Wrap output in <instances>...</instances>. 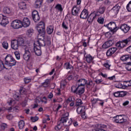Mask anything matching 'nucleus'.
<instances>
[{
  "label": "nucleus",
  "instance_id": "5fc2aeb1",
  "mask_svg": "<svg viewBox=\"0 0 131 131\" xmlns=\"http://www.w3.org/2000/svg\"><path fill=\"white\" fill-rule=\"evenodd\" d=\"M98 101H99V99L93 98L91 101V103L93 105H95V104L97 103Z\"/></svg>",
  "mask_w": 131,
  "mask_h": 131
},
{
  "label": "nucleus",
  "instance_id": "f3484780",
  "mask_svg": "<svg viewBox=\"0 0 131 131\" xmlns=\"http://www.w3.org/2000/svg\"><path fill=\"white\" fill-rule=\"evenodd\" d=\"M80 13V8L77 6H74L72 9V14L73 16H78Z\"/></svg>",
  "mask_w": 131,
  "mask_h": 131
},
{
  "label": "nucleus",
  "instance_id": "052dcab7",
  "mask_svg": "<svg viewBox=\"0 0 131 131\" xmlns=\"http://www.w3.org/2000/svg\"><path fill=\"white\" fill-rule=\"evenodd\" d=\"M116 47H117V48H118V49H119L120 50L121 48V45H120V41L119 42H117L116 43Z\"/></svg>",
  "mask_w": 131,
  "mask_h": 131
},
{
  "label": "nucleus",
  "instance_id": "ea45409f",
  "mask_svg": "<svg viewBox=\"0 0 131 131\" xmlns=\"http://www.w3.org/2000/svg\"><path fill=\"white\" fill-rule=\"evenodd\" d=\"M64 67H66V69H72L73 68V67L70 63H66L64 64Z\"/></svg>",
  "mask_w": 131,
  "mask_h": 131
},
{
  "label": "nucleus",
  "instance_id": "1a4fd4ad",
  "mask_svg": "<svg viewBox=\"0 0 131 131\" xmlns=\"http://www.w3.org/2000/svg\"><path fill=\"white\" fill-rule=\"evenodd\" d=\"M16 41L19 46H24V45H29L30 43L29 41H26L25 39L22 37H19Z\"/></svg>",
  "mask_w": 131,
  "mask_h": 131
},
{
  "label": "nucleus",
  "instance_id": "37998d69",
  "mask_svg": "<svg viewBox=\"0 0 131 131\" xmlns=\"http://www.w3.org/2000/svg\"><path fill=\"white\" fill-rule=\"evenodd\" d=\"M72 123V120H69V119H68L67 122H66L64 125L65 126H70Z\"/></svg>",
  "mask_w": 131,
  "mask_h": 131
},
{
  "label": "nucleus",
  "instance_id": "7c9ffc66",
  "mask_svg": "<svg viewBox=\"0 0 131 131\" xmlns=\"http://www.w3.org/2000/svg\"><path fill=\"white\" fill-rule=\"evenodd\" d=\"M105 11H106V7L101 6L98 9L97 12L99 13V14H104V13H105Z\"/></svg>",
  "mask_w": 131,
  "mask_h": 131
},
{
  "label": "nucleus",
  "instance_id": "0e129e2a",
  "mask_svg": "<svg viewBox=\"0 0 131 131\" xmlns=\"http://www.w3.org/2000/svg\"><path fill=\"white\" fill-rule=\"evenodd\" d=\"M13 98L16 101H19V96L17 95L16 94H15V95H13Z\"/></svg>",
  "mask_w": 131,
  "mask_h": 131
},
{
  "label": "nucleus",
  "instance_id": "de8ad7c7",
  "mask_svg": "<svg viewBox=\"0 0 131 131\" xmlns=\"http://www.w3.org/2000/svg\"><path fill=\"white\" fill-rule=\"evenodd\" d=\"M125 68L128 71H131V62H128V63L125 66Z\"/></svg>",
  "mask_w": 131,
  "mask_h": 131
},
{
  "label": "nucleus",
  "instance_id": "338daca9",
  "mask_svg": "<svg viewBox=\"0 0 131 131\" xmlns=\"http://www.w3.org/2000/svg\"><path fill=\"white\" fill-rule=\"evenodd\" d=\"M27 105V100H25L23 103H22V106L23 107H25Z\"/></svg>",
  "mask_w": 131,
  "mask_h": 131
},
{
  "label": "nucleus",
  "instance_id": "f8f14e48",
  "mask_svg": "<svg viewBox=\"0 0 131 131\" xmlns=\"http://www.w3.org/2000/svg\"><path fill=\"white\" fill-rule=\"evenodd\" d=\"M113 43H114V41L113 40H110L104 43L102 46V48L104 49H108V48L112 47Z\"/></svg>",
  "mask_w": 131,
  "mask_h": 131
},
{
  "label": "nucleus",
  "instance_id": "3c124183",
  "mask_svg": "<svg viewBox=\"0 0 131 131\" xmlns=\"http://www.w3.org/2000/svg\"><path fill=\"white\" fill-rule=\"evenodd\" d=\"M56 9L58 10V11H63V9L62 8V5L61 4H57L56 7Z\"/></svg>",
  "mask_w": 131,
  "mask_h": 131
},
{
  "label": "nucleus",
  "instance_id": "49530a36",
  "mask_svg": "<svg viewBox=\"0 0 131 131\" xmlns=\"http://www.w3.org/2000/svg\"><path fill=\"white\" fill-rule=\"evenodd\" d=\"M126 9L128 11V12H131V1L127 5Z\"/></svg>",
  "mask_w": 131,
  "mask_h": 131
},
{
  "label": "nucleus",
  "instance_id": "e2e57ef3",
  "mask_svg": "<svg viewBox=\"0 0 131 131\" xmlns=\"http://www.w3.org/2000/svg\"><path fill=\"white\" fill-rule=\"evenodd\" d=\"M124 82H126V83H128L126 85V86H131V80L129 81H124Z\"/></svg>",
  "mask_w": 131,
  "mask_h": 131
},
{
  "label": "nucleus",
  "instance_id": "412c9836",
  "mask_svg": "<svg viewBox=\"0 0 131 131\" xmlns=\"http://www.w3.org/2000/svg\"><path fill=\"white\" fill-rule=\"evenodd\" d=\"M120 41L121 49H122L126 47L127 45L129 42V41H130V39L127 38Z\"/></svg>",
  "mask_w": 131,
  "mask_h": 131
},
{
  "label": "nucleus",
  "instance_id": "bf43d9fd",
  "mask_svg": "<svg viewBox=\"0 0 131 131\" xmlns=\"http://www.w3.org/2000/svg\"><path fill=\"white\" fill-rule=\"evenodd\" d=\"M92 131H106V130L100 128H97L92 129Z\"/></svg>",
  "mask_w": 131,
  "mask_h": 131
},
{
  "label": "nucleus",
  "instance_id": "0eeeda50",
  "mask_svg": "<svg viewBox=\"0 0 131 131\" xmlns=\"http://www.w3.org/2000/svg\"><path fill=\"white\" fill-rule=\"evenodd\" d=\"M0 24L3 26H6V25L9 24L8 17L4 15L3 14H0Z\"/></svg>",
  "mask_w": 131,
  "mask_h": 131
},
{
  "label": "nucleus",
  "instance_id": "c85d7f7f",
  "mask_svg": "<svg viewBox=\"0 0 131 131\" xmlns=\"http://www.w3.org/2000/svg\"><path fill=\"white\" fill-rule=\"evenodd\" d=\"M16 63L17 61L15 60V58H13L12 60L8 62L6 65H8L9 67H13V66H16Z\"/></svg>",
  "mask_w": 131,
  "mask_h": 131
},
{
  "label": "nucleus",
  "instance_id": "393cba45",
  "mask_svg": "<svg viewBox=\"0 0 131 131\" xmlns=\"http://www.w3.org/2000/svg\"><path fill=\"white\" fill-rule=\"evenodd\" d=\"M120 59L123 61H129V60H131V56L130 55H123L120 57Z\"/></svg>",
  "mask_w": 131,
  "mask_h": 131
},
{
  "label": "nucleus",
  "instance_id": "423d86ee",
  "mask_svg": "<svg viewBox=\"0 0 131 131\" xmlns=\"http://www.w3.org/2000/svg\"><path fill=\"white\" fill-rule=\"evenodd\" d=\"M114 122L116 123H124L126 122V119H125L122 115H118L114 117Z\"/></svg>",
  "mask_w": 131,
  "mask_h": 131
},
{
  "label": "nucleus",
  "instance_id": "864d4df0",
  "mask_svg": "<svg viewBox=\"0 0 131 131\" xmlns=\"http://www.w3.org/2000/svg\"><path fill=\"white\" fill-rule=\"evenodd\" d=\"M103 65H104V67L107 68V69H110V68L111 66V64L110 63H109V62H105V63H104Z\"/></svg>",
  "mask_w": 131,
  "mask_h": 131
},
{
  "label": "nucleus",
  "instance_id": "4be33fe9",
  "mask_svg": "<svg viewBox=\"0 0 131 131\" xmlns=\"http://www.w3.org/2000/svg\"><path fill=\"white\" fill-rule=\"evenodd\" d=\"M11 48L13 49V50H18L19 48V44L18 43V42L17 41V40H13L11 41Z\"/></svg>",
  "mask_w": 131,
  "mask_h": 131
},
{
  "label": "nucleus",
  "instance_id": "69168bd1",
  "mask_svg": "<svg viewBox=\"0 0 131 131\" xmlns=\"http://www.w3.org/2000/svg\"><path fill=\"white\" fill-rule=\"evenodd\" d=\"M129 104V101H126L123 103V106H127Z\"/></svg>",
  "mask_w": 131,
  "mask_h": 131
},
{
  "label": "nucleus",
  "instance_id": "aec40b11",
  "mask_svg": "<svg viewBox=\"0 0 131 131\" xmlns=\"http://www.w3.org/2000/svg\"><path fill=\"white\" fill-rule=\"evenodd\" d=\"M120 6L118 4H116L115 6L113 7L111 11L115 15H117L119 12V10H120Z\"/></svg>",
  "mask_w": 131,
  "mask_h": 131
},
{
  "label": "nucleus",
  "instance_id": "ddd939ff",
  "mask_svg": "<svg viewBox=\"0 0 131 131\" xmlns=\"http://www.w3.org/2000/svg\"><path fill=\"white\" fill-rule=\"evenodd\" d=\"M113 43H114V41L113 40H110L104 43L102 46V48L104 49H108V48L112 47Z\"/></svg>",
  "mask_w": 131,
  "mask_h": 131
},
{
  "label": "nucleus",
  "instance_id": "79ce46f5",
  "mask_svg": "<svg viewBox=\"0 0 131 131\" xmlns=\"http://www.w3.org/2000/svg\"><path fill=\"white\" fill-rule=\"evenodd\" d=\"M99 128H101L103 129V128H108L109 127V126L108 125H105L103 124H100L99 125Z\"/></svg>",
  "mask_w": 131,
  "mask_h": 131
},
{
  "label": "nucleus",
  "instance_id": "20e7f679",
  "mask_svg": "<svg viewBox=\"0 0 131 131\" xmlns=\"http://www.w3.org/2000/svg\"><path fill=\"white\" fill-rule=\"evenodd\" d=\"M78 114H80L83 118V119H85L86 117L85 116V107L84 106H79L76 110Z\"/></svg>",
  "mask_w": 131,
  "mask_h": 131
},
{
  "label": "nucleus",
  "instance_id": "f704fd0d",
  "mask_svg": "<svg viewBox=\"0 0 131 131\" xmlns=\"http://www.w3.org/2000/svg\"><path fill=\"white\" fill-rule=\"evenodd\" d=\"M50 85V80L47 79L46 81L42 83V86H43V88H48Z\"/></svg>",
  "mask_w": 131,
  "mask_h": 131
},
{
  "label": "nucleus",
  "instance_id": "c9c22d12",
  "mask_svg": "<svg viewBox=\"0 0 131 131\" xmlns=\"http://www.w3.org/2000/svg\"><path fill=\"white\" fill-rule=\"evenodd\" d=\"M78 89V86H76V85H73L71 88L72 93H74V94H76L77 92Z\"/></svg>",
  "mask_w": 131,
  "mask_h": 131
},
{
  "label": "nucleus",
  "instance_id": "774afa93",
  "mask_svg": "<svg viewBox=\"0 0 131 131\" xmlns=\"http://www.w3.org/2000/svg\"><path fill=\"white\" fill-rule=\"evenodd\" d=\"M70 102H72V97H70L67 100V103H70Z\"/></svg>",
  "mask_w": 131,
  "mask_h": 131
},
{
  "label": "nucleus",
  "instance_id": "c756f323",
  "mask_svg": "<svg viewBox=\"0 0 131 131\" xmlns=\"http://www.w3.org/2000/svg\"><path fill=\"white\" fill-rule=\"evenodd\" d=\"M14 58V57H13V56L10 55V54H8L5 58V64H7L8 63V62H9L10 61H12V60Z\"/></svg>",
  "mask_w": 131,
  "mask_h": 131
},
{
  "label": "nucleus",
  "instance_id": "8fccbe9b",
  "mask_svg": "<svg viewBox=\"0 0 131 131\" xmlns=\"http://www.w3.org/2000/svg\"><path fill=\"white\" fill-rule=\"evenodd\" d=\"M14 55L17 60H20V53L18 51H15L14 52Z\"/></svg>",
  "mask_w": 131,
  "mask_h": 131
},
{
  "label": "nucleus",
  "instance_id": "bb28decb",
  "mask_svg": "<svg viewBox=\"0 0 131 131\" xmlns=\"http://www.w3.org/2000/svg\"><path fill=\"white\" fill-rule=\"evenodd\" d=\"M77 82L80 83V84H78V85L84 86V85L86 84V80H85V79H80L77 80Z\"/></svg>",
  "mask_w": 131,
  "mask_h": 131
},
{
  "label": "nucleus",
  "instance_id": "603ef678",
  "mask_svg": "<svg viewBox=\"0 0 131 131\" xmlns=\"http://www.w3.org/2000/svg\"><path fill=\"white\" fill-rule=\"evenodd\" d=\"M31 120H32V121L33 122H35L38 120V117H31Z\"/></svg>",
  "mask_w": 131,
  "mask_h": 131
},
{
  "label": "nucleus",
  "instance_id": "58836bf2",
  "mask_svg": "<svg viewBox=\"0 0 131 131\" xmlns=\"http://www.w3.org/2000/svg\"><path fill=\"white\" fill-rule=\"evenodd\" d=\"M82 101H81V99H78L76 100V107H78V106H80V105H82Z\"/></svg>",
  "mask_w": 131,
  "mask_h": 131
},
{
  "label": "nucleus",
  "instance_id": "5701e85b",
  "mask_svg": "<svg viewBox=\"0 0 131 131\" xmlns=\"http://www.w3.org/2000/svg\"><path fill=\"white\" fill-rule=\"evenodd\" d=\"M84 93V86L78 85V89L76 95H82Z\"/></svg>",
  "mask_w": 131,
  "mask_h": 131
},
{
  "label": "nucleus",
  "instance_id": "f257e3e1",
  "mask_svg": "<svg viewBox=\"0 0 131 131\" xmlns=\"http://www.w3.org/2000/svg\"><path fill=\"white\" fill-rule=\"evenodd\" d=\"M45 23L40 21L36 26L37 30L39 32L38 34V40L34 43L33 50L36 56L41 55V47L46 46V41L43 40L45 34H46V29H45Z\"/></svg>",
  "mask_w": 131,
  "mask_h": 131
},
{
  "label": "nucleus",
  "instance_id": "4d7b16f0",
  "mask_svg": "<svg viewBox=\"0 0 131 131\" xmlns=\"http://www.w3.org/2000/svg\"><path fill=\"white\" fill-rule=\"evenodd\" d=\"M95 82L97 84H100L101 82H103V80L102 79H97L95 80Z\"/></svg>",
  "mask_w": 131,
  "mask_h": 131
},
{
  "label": "nucleus",
  "instance_id": "2eb2a0df",
  "mask_svg": "<svg viewBox=\"0 0 131 131\" xmlns=\"http://www.w3.org/2000/svg\"><path fill=\"white\" fill-rule=\"evenodd\" d=\"M97 17V14L94 12L93 13H91L88 16V21L89 24H92L93 23V21L95 20V18Z\"/></svg>",
  "mask_w": 131,
  "mask_h": 131
},
{
  "label": "nucleus",
  "instance_id": "4c0bfd02",
  "mask_svg": "<svg viewBox=\"0 0 131 131\" xmlns=\"http://www.w3.org/2000/svg\"><path fill=\"white\" fill-rule=\"evenodd\" d=\"M2 46L4 48V49H5V50H8V49L9 48V44L8 43V42L4 41L2 43Z\"/></svg>",
  "mask_w": 131,
  "mask_h": 131
},
{
  "label": "nucleus",
  "instance_id": "9b49d317",
  "mask_svg": "<svg viewBox=\"0 0 131 131\" xmlns=\"http://www.w3.org/2000/svg\"><path fill=\"white\" fill-rule=\"evenodd\" d=\"M116 51H117V48L116 47H113L110 48L106 52V55L107 57H110L115 54L116 53Z\"/></svg>",
  "mask_w": 131,
  "mask_h": 131
},
{
  "label": "nucleus",
  "instance_id": "a211bd4d",
  "mask_svg": "<svg viewBox=\"0 0 131 131\" xmlns=\"http://www.w3.org/2000/svg\"><path fill=\"white\" fill-rule=\"evenodd\" d=\"M84 57L85 61H86L88 63L94 62V59H95V57L91 55V54H84Z\"/></svg>",
  "mask_w": 131,
  "mask_h": 131
},
{
  "label": "nucleus",
  "instance_id": "cd10ccee",
  "mask_svg": "<svg viewBox=\"0 0 131 131\" xmlns=\"http://www.w3.org/2000/svg\"><path fill=\"white\" fill-rule=\"evenodd\" d=\"M3 12L5 14H11L13 12V9L10 7H6L4 8Z\"/></svg>",
  "mask_w": 131,
  "mask_h": 131
},
{
  "label": "nucleus",
  "instance_id": "9d476101",
  "mask_svg": "<svg viewBox=\"0 0 131 131\" xmlns=\"http://www.w3.org/2000/svg\"><path fill=\"white\" fill-rule=\"evenodd\" d=\"M32 17L34 22H37L40 19V17L38 14V12L36 10H34L32 13Z\"/></svg>",
  "mask_w": 131,
  "mask_h": 131
},
{
  "label": "nucleus",
  "instance_id": "4468645a",
  "mask_svg": "<svg viewBox=\"0 0 131 131\" xmlns=\"http://www.w3.org/2000/svg\"><path fill=\"white\" fill-rule=\"evenodd\" d=\"M126 95H127V92L126 91H118L114 93V96L116 98H118V97H125Z\"/></svg>",
  "mask_w": 131,
  "mask_h": 131
},
{
  "label": "nucleus",
  "instance_id": "f03ea898",
  "mask_svg": "<svg viewBox=\"0 0 131 131\" xmlns=\"http://www.w3.org/2000/svg\"><path fill=\"white\" fill-rule=\"evenodd\" d=\"M69 116V113L66 112L61 119L58 121L57 125L55 126L56 130H59L62 128L63 125H64L67 121L68 120V117Z\"/></svg>",
  "mask_w": 131,
  "mask_h": 131
},
{
  "label": "nucleus",
  "instance_id": "6e6552de",
  "mask_svg": "<svg viewBox=\"0 0 131 131\" xmlns=\"http://www.w3.org/2000/svg\"><path fill=\"white\" fill-rule=\"evenodd\" d=\"M20 24L21 27L23 26L25 28H27L30 25V19L28 17H24L23 20L21 21Z\"/></svg>",
  "mask_w": 131,
  "mask_h": 131
},
{
  "label": "nucleus",
  "instance_id": "a18cd8bd",
  "mask_svg": "<svg viewBox=\"0 0 131 131\" xmlns=\"http://www.w3.org/2000/svg\"><path fill=\"white\" fill-rule=\"evenodd\" d=\"M104 19L102 17H99L97 19V22H98V23H99V24H103L104 23Z\"/></svg>",
  "mask_w": 131,
  "mask_h": 131
},
{
  "label": "nucleus",
  "instance_id": "13d9d810",
  "mask_svg": "<svg viewBox=\"0 0 131 131\" xmlns=\"http://www.w3.org/2000/svg\"><path fill=\"white\" fill-rule=\"evenodd\" d=\"M40 101L42 102V103H45V104H46L47 97H43L42 99H40Z\"/></svg>",
  "mask_w": 131,
  "mask_h": 131
},
{
  "label": "nucleus",
  "instance_id": "c03bdc74",
  "mask_svg": "<svg viewBox=\"0 0 131 131\" xmlns=\"http://www.w3.org/2000/svg\"><path fill=\"white\" fill-rule=\"evenodd\" d=\"M42 4L41 2L36 1L35 3V8H40V5Z\"/></svg>",
  "mask_w": 131,
  "mask_h": 131
},
{
  "label": "nucleus",
  "instance_id": "2f4dec72",
  "mask_svg": "<svg viewBox=\"0 0 131 131\" xmlns=\"http://www.w3.org/2000/svg\"><path fill=\"white\" fill-rule=\"evenodd\" d=\"M34 30L32 29H29L27 31V35L29 36V37H31L32 36V34H33Z\"/></svg>",
  "mask_w": 131,
  "mask_h": 131
},
{
  "label": "nucleus",
  "instance_id": "6ab92c4d",
  "mask_svg": "<svg viewBox=\"0 0 131 131\" xmlns=\"http://www.w3.org/2000/svg\"><path fill=\"white\" fill-rule=\"evenodd\" d=\"M88 17H89V12L88 10H83L80 14V18H81V19H87Z\"/></svg>",
  "mask_w": 131,
  "mask_h": 131
},
{
  "label": "nucleus",
  "instance_id": "6e6d98bb",
  "mask_svg": "<svg viewBox=\"0 0 131 131\" xmlns=\"http://www.w3.org/2000/svg\"><path fill=\"white\" fill-rule=\"evenodd\" d=\"M1 127L2 129H6L8 127V125L7 123H3L1 125Z\"/></svg>",
  "mask_w": 131,
  "mask_h": 131
},
{
  "label": "nucleus",
  "instance_id": "473e14b6",
  "mask_svg": "<svg viewBox=\"0 0 131 131\" xmlns=\"http://www.w3.org/2000/svg\"><path fill=\"white\" fill-rule=\"evenodd\" d=\"M24 125H25L24 120H21L18 122V126L20 129H22L24 127Z\"/></svg>",
  "mask_w": 131,
  "mask_h": 131
},
{
  "label": "nucleus",
  "instance_id": "09e8293b",
  "mask_svg": "<svg viewBox=\"0 0 131 131\" xmlns=\"http://www.w3.org/2000/svg\"><path fill=\"white\" fill-rule=\"evenodd\" d=\"M31 78L26 77L24 78V81L25 83H29L31 81Z\"/></svg>",
  "mask_w": 131,
  "mask_h": 131
},
{
  "label": "nucleus",
  "instance_id": "a19ab883",
  "mask_svg": "<svg viewBox=\"0 0 131 131\" xmlns=\"http://www.w3.org/2000/svg\"><path fill=\"white\" fill-rule=\"evenodd\" d=\"M6 69V67H5V64H4V62L0 60V72L2 70H4V69Z\"/></svg>",
  "mask_w": 131,
  "mask_h": 131
},
{
  "label": "nucleus",
  "instance_id": "a878e982",
  "mask_svg": "<svg viewBox=\"0 0 131 131\" xmlns=\"http://www.w3.org/2000/svg\"><path fill=\"white\" fill-rule=\"evenodd\" d=\"M18 7L20 10H26L27 9L26 3L23 2L18 3Z\"/></svg>",
  "mask_w": 131,
  "mask_h": 131
},
{
  "label": "nucleus",
  "instance_id": "dca6fc26",
  "mask_svg": "<svg viewBox=\"0 0 131 131\" xmlns=\"http://www.w3.org/2000/svg\"><path fill=\"white\" fill-rule=\"evenodd\" d=\"M120 29L122 31H123L124 33H127L130 29V27L126 24H122L120 27Z\"/></svg>",
  "mask_w": 131,
  "mask_h": 131
},
{
  "label": "nucleus",
  "instance_id": "39448f33",
  "mask_svg": "<svg viewBox=\"0 0 131 131\" xmlns=\"http://www.w3.org/2000/svg\"><path fill=\"white\" fill-rule=\"evenodd\" d=\"M11 26L13 29H19V28H21L22 27L21 20L18 19L13 20L11 24Z\"/></svg>",
  "mask_w": 131,
  "mask_h": 131
},
{
  "label": "nucleus",
  "instance_id": "e433bc0d",
  "mask_svg": "<svg viewBox=\"0 0 131 131\" xmlns=\"http://www.w3.org/2000/svg\"><path fill=\"white\" fill-rule=\"evenodd\" d=\"M115 86L117 89H123V84L119 82L116 83Z\"/></svg>",
  "mask_w": 131,
  "mask_h": 131
},
{
  "label": "nucleus",
  "instance_id": "680f3d73",
  "mask_svg": "<svg viewBox=\"0 0 131 131\" xmlns=\"http://www.w3.org/2000/svg\"><path fill=\"white\" fill-rule=\"evenodd\" d=\"M7 119H8L9 120H12V119H13V115H9L8 116H7Z\"/></svg>",
  "mask_w": 131,
  "mask_h": 131
},
{
  "label": "nucleus",
  "instance_id": "7ed1b4c3",
  "mask_svg": "<svg viewBox=\"0 0 131 131\" xmlns=\"http://www.w3.org/2000/svg\"><path fill=\"white\" fill-rule=\"evenodd\" d=\"M105 27H107L112 34H114L117 30H118V28L116 27V23L115 22L111 21L108 24L104 25Z\"/></svg>",
  "mask_w": 131,
  "mask_h": 131
},
{
  "label": "nucleus",
  "instance_id": "72a5a7b5",
  "mask_svg": "<svg viewBox=\"0 0 131 131\" xmlns=\"http://www.w3.org/2000/svg\"><path fill=\"white\" fill-rule=\"evenodd\" d=\"M61 26L63 29H66V30H67L68 29V23L66 21H63L62 23Z\"/></svg>",
  "mask_w": 131,
  "mask_h": 131
},
{
  "label": "nucleus",
  "instance_id": "b1692460",
  "mask_svg": "<svg viewBox=\"0 0 131 131\" xmlns=\"http://www.w3.org/2000/svg\"><path fill=\"white\" fill-rule=\"evenodd\" d=\"M30 58V52L28 50L25 51V52L23 55V58L26 61H28Z\"/></svg>",
  "mask_w": 131,
  "mask_h": 131
}]
</instances>
